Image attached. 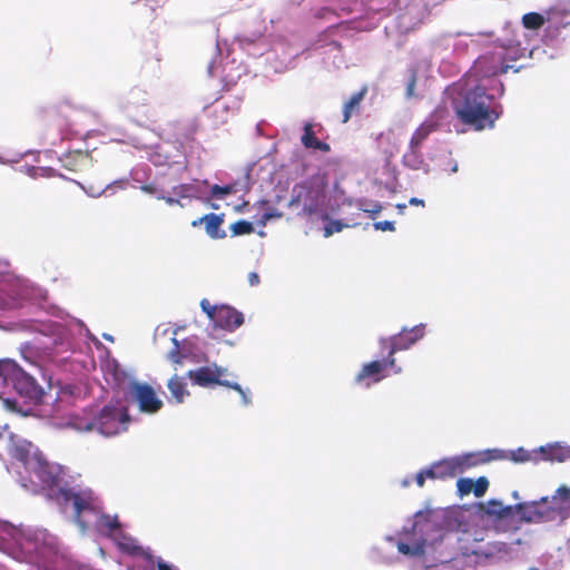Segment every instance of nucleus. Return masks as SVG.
Returning a JSON list of instances; mask_svg holds the SVG:
<instances>
[{"label":"nucleus","mask_w":570,"mask_h":570,"mask_svg":"<svg viewBox=\"0 0 570 570\" xmlns=\"http://www.w3.org/2000/svg\"><path fill=\"white\" fill-rule=\"evenodd\" d=\"M424 336V326L416 325L410 330L403 328L400 333L391 336V337H382L380 340V345L382 350H386L389 356L394 357V354L399 351H404L410 348L413 344H415L419 340Z\"/></svg>","instance_id":"10"},{"label":"nucleus","mask_w":570,"mask_h":570,"mask_svg":"<svg viewBox=\"0 0 570 570\" xmlns=\"http://www.w3.org/2000/svg\"><path fill=\"white\" fill-rule=\"evenodd\" d=\"M325 199L324 189L309 181L296 185L293 189L291 205H302L305 215L316 214Z\"/></svg>","instance_id":"7"},{"label":"nucleus","mask_w":570,"mask_h":570,"mask_svg":"<svg viewBox=\"0 0 570 570\" xmlns=\"http://www.w3.org/2000/svg\"><path fill=\"white\" fill-rule=\"evenodd\" d=\"M417 76L415 71H412L406 82V97L411 98L414 96L416 87Z\"/></svg>","instance_id":"34"},{"label":"nucleus","mask_w":570,"mask_h":570,"mask_svg":"<svg viewBox=\"0 0 570 570\" xmlns=\"http://www.w3.org/2000/svg\"><path fill=\"white\" fill-rule=\"evenodd\" d=\"M396 208L399 209L400 213H403V210L406 208V205L405 204H397Z\"/></svg>","instance_id":"51"},{"label":"nucleus","mask_w":570,"mask_h":570,"mask_svg":"<svg viewBox=\"0 0 570 570\" xmlns=\"http://www.w3.org/2000/svg\"><path fill=\"white\" fill-rule=\"evenodd\" d=\"M511 66L505 63L504 50H495L480 56L472 66V73L481 79L505 73Z\"/></svg>","instance_id":"8"},{"label":"nucleus","mask_w":570,"mask_h":570,"mask_svg":"<svg viewBox=\"0 0 570 570\" xmlns=\"http://www.w3.org/2000/svg\"><path fill=\"white\" fill-rule=\"evenodd\" d=\"M233 236L248 235L254 232L253 224L247 220H237L230 225Z\"/></svg>","instance_id":"25"},{"label":"nucleus","mask_w":570,"mask_h":570,"mask_svg":"<svg viewBox=\"0 0 570 570\" xmlns=\"http://www.w3.org/2000/svg\"><path fill=\"white\" fill-rule=\"evenodd\" d=\"M248 283L250 286H256L259 284V276L257 273L252 272L248 274Z\"/></svg>","instance_id":"42"},{"label":"nucleus","mask_w":570,"mask_h":570,"mask_svg":"<svg viewBox=\"0 0 570 570\" xmlns=\"http://www.w3.org/2000/svg\"><path fill=\"white\" fill-rule=\"evenodd\" d=\"M200 307H202V311L208 316V318L215 323L216 321V316L218 314V308L219 306H214L209 303L208 299L206 298H203L200 301Z\"/></svg>","instance_id":"29"},{"label":"nucleus","mask_w":570,"mask_h":570,"mask_svg":"<svg viewBox=\"0 0 570 570\" xmlns=\"http://www.w3.org/2000/svg\"><path fill=\"white\" fill-rule=\"evenodd\" d=\"M226 373V368L218 366H202L197 370H191L187 373V376L193 381L194 384L206 387L212 384L229 385V382L222 380V376Z\"/></svg>","instance_id":"12"},{"label":"nucleus","mask_w":570,"mask_h":570,"mask_svg":"<svg viewBox=\"0 0 570 570\" xmlns=\"http://www.w3.org/2000/svg\"><path fill=\"white\" fill-rule=\"evenodd\" d=\"M173 343L175 345V350H173L170 353H169V358L175 363V364H181L183 363V358L184 356L181 355V353L179 352V343L176 338H173Z\"/></svg>","instance_id":"35"},{"label":"nucleus","mask_w":570,"mask_h":570,"mask_svg":"<svg viewBox=\"0 0 570 570\" xmlns=\"http://www.w3.org/2000/svg\"><path fill=\"white\" fill-rule=\"evenodd\" d=\"M498 86H499L498 92H499L500 96H502L503 92H504V86H503V83L501 81H498Z\"/></svg>","instance_id":"50"},{"label":"nucleus","mask_w":570,"mask_h":570,"mask_svg":"<svg viewBox=\"0 0 570 570\" xmlns=\"http://www.w3.org/2000/svg\"><path fill=\"white\" fill-rule=\"evenodd\" d=\"M564 10L570 12V0L568 1L567 8Z\"/></svg>","instance_id":"52"},{"label":"nucleus","mask_w":570,"mask_h":570,"mask_svg":"<svg viewBox=\"0 0 570 570\" xmlns=\"http://www.w3.org/2000/svg\"><path fill=\"white\" fill-rule=\"evenodd\" d=\"M302 144L305 148L321 150L323 153H328L331 150V147L327 142L321 141L315 137L313 125L311 122H306L304 125Z\"/></svg>","instance_id":"18"},{"label":"nucleus","mask_w":570,"mask_h":570,"mask_svg":"<svg viewBox=\"0 0 570 570\" xmlns=\"http://www.w3.org/2000/svg\"><path fill=\"white\" fill-rule=\"evenodd\" d=\"M158 199H164L168 205H179L181 206V203L179 199L173 198V197H165V196H158Z\"/></svg>","instance_id":"43"},{"label":"nucleus","mask_w":570,"mask_h":570,"mask_svg":"<svg viewBox=\"0 0 570 570\" xmlns=\"http://www.w3.org/2000/svg\"><path fill=\"white\" fill-rule=\"evenodd\" d=\"M559 495H554L550 502L548 498L530 503H518L515 508L520 519L530 523L549 522L556 520L564 510L563 507L556 503Z\"/></svg>","instance_id":"6"},{"label":"nucleus","mask_w":570,"mask_h":570,"mask_svg":"<svg viewBox=\"0 0 570 570\" xmlns=\"http://www.w3.org/2000/svg\"><path fill=\"white\" fill-rule=\"evenodd\" d=\"M502 505L503 504L500 501L491 500L488 502L485 512L490 515L491 510H501Z\"/></svg>","instance_id":"41"},{"label":"nucleus","mask_w":570,"mask_h":570,"mask_svg":"<svg viewBox=\"0 0 570 570\" xmlns=\"http://www.w3.org/2000/svg\"><path fill=\"white\" fill-rule=\"evenodd\" d=\"M488 488H489L488 479L485 476H480L474 482L472 492L474 493V495L476 498H480V497L484 495V493L487 492Z\"/></svg>","instance_id":"30"},{"label":"nucleus","mask_w":570,"mask_h":570,"mask_svg":"<svg viewBox=\"0 0 570 570\" xmlns=\"http://www.w3.org/2000/svg\"><path fill=\"white\" fill-rule=\"evenodd\" d=\"M504 458L498 449L485 450L476 453H469L461 456H453L434 462L436 474L440 480L451 479L462 474L465 470Z\"/></svg>","instance_id":"4"},{"label":"nucleus","mask_w":570,"mask_h":570,"mask_svg":"<svg viewBox=\"0 0 570 570\" xmlns=\"http://www.w3.org/2000/svg\"><path fill=\"white\" fill-rule=\"evenodd\" d=\"M367 94V87L363 86L361 90L353 94L350 99L344 104L343 106V119L342 121L345 124L347 122L353 114L357 112L360 110L361 102L365 98Z\"/></svg>","instance_id":"19"},{"label":"nucleus","mask_w":570,"mask_h":570,"mask_svg":"<svg viewBox=\"0 0 570 570\" xmlns=\"http://www.w3.org/2000/svg\"><path fill=\"white\" fill-rule=\"evenodd\" d=\"M96 528L100 533L112 540L115 535L122 531L118 517L104 513L101 510L97 513Z\"/></svg>","instance_id":"16"},{"label":"nucleus","mask_w":570,"mask_h":570,"mask_svg":"<svg viewBox=\"0 0 570 570\" xmlns=\"http://www.w3.org/2000/svg\"><path fill=\"white\" fill-rule=\"evenodd\" d=\"M415 481H416L417 487H420V488H423V487H424V483H425V476H424V474H423V472H422V471H420V472L416 474Z\"/></svg>","instance_id":"45"},{"label":"nucleus","mask_w":570,"mask_h":570,"mask_svg":"<svg viewBox=\"0 0 570 570\" xmlns=\"http://www.w3.org/2000/svg\"><path fill=\"white\" fill-rule=\"evenodd\" d=\"M411 205H414V206H422L424 207L425 206V203L423 199H420V198H416V197H412L409 202Z\"/></svg>","instance_id":"49"},{"label":"nucleus","mask_w":570,"mask_h":570,"mask_svg":"<svg viewBox=\"0 0 570 570\" xmlns=\"http://www.w3.org/2000/svg\"><path fill=\"white\" fill-rule=\"evenodd\" d=\"M194 191V186L190 184H181L174 188V193L178 195L180 198L191 196Z\"/></svg>","instance_id":"32"},{"label":"nucleus","mask_w":570,"mask_h":570,"mask_svg":"<svg viewBox=\"0 0 570 570\" xmlns=\"http://www.w3.org/2000/svg\"><path fill=\"white\" fill-rule=\"evenodd\" d=\"M202 224L205 225V230L210 238L222 239L226 237V232L222 229L224 224V214L218 215L210 213L191 222L193 227H198Z\"/></svg>","instance_id":"15"},{"label":"nucleus","mask_w":570,"mask_h":570,"mask_svg":"<svg viewBox=\"0 0 570 570\" xmlns=\"http://www.w3.org/2000/svg\"><path fill=\"white\" fill-rule=\"evenodd\" d=\"M421 471L423 472L425 479H431V480L439 479L434 463L430 468H428L425 470H421Z\"/></svg>","instance_id":"39"},{"label":"nucleus","mask_w":570,"mask_h":570,"mask_svg":"<svg viewBox=\"0 0 570 570\" xmlns=\"http://www.w3.org/2000/svg\"><path fill=\"white\" fill-rule=\"evenodd\" d=\"M225 386L236 391L240 395V397L243 400V403L245 405H248L250 403V399L247 395L246 391L243 390L242 386L238 383H230L229 382V385H225Z\"/></svg>","instance_id":"36"},{"label":"nucleus","mask_w":570,"mask_h":570,"mask_svg":"<svg viewBox=\"0 0 570 570\" xmlns=\"http://www.w3.org/2000/svg\"><path fill=\"white\" fill-rule=\"evenodd\" d=\"M397 550L400 553L405 554V556L419 557L424 553L425 541L420 540V541H415L412 544L400 541L397 543Z\"/></svg>","instance_id":"22"},{"label":"nucleus","mask_w":570,"mask_h":570,"mask_svg":"<svg viewBox=\"0 0 570 570\" xmlns=\"http://www.w3.org/2000/svg\"><path fill=\"white\" fill-rule=\"evenodd\" d=\"M235 186L234 185H225V186H219V185H213L212 188H210V195L212 197H215V198H223L224 196L226 195H230V194H234L235 193Z\"/></svg>","instance_id":"28"},{"label":"nucleus","mask_w":570,"mask_h":570,"mask_svg":"<svg viewBox=\"0 0 570 570\" xmlns=\"http://www.w3.org/2000/svg\"><path fill=\"white\" fill-rule=\"evenodd\" d=\"M402 164L413 170L421 169L424 165V156L421 148H414L409 145L406 153L402 157Z\"/></svg>","instance_id":"20"},{"label":"nucleus","mask_w":570,"mask_h":570,"mask_svg":"<svg viewBox=\"0 0 570 570\" xmlns=\"http://www.w3.org/2000/svg\"><path fill=\"white\" fill-rule=\"evenodd\" d=\"M552 451H553V448H549V449L543 448V446L540 448V452L543 454V459H546V460H551L553 458L551 454Z\"/></svg>","instance_id":"44"},{"label":"nucleus","mask_w":570,"mask_h":570,"mask_svg":"<svg viewBox=\"0 0 570 570\" xmlns=\"http://www.w3.org/2000/svg\"><path fill=\"white\" fill-rule=\"evenodd\" d=\"M244 323V316L236 308L220 305L214 325L225 331L233 332Z\"/></svg>","instance_id":"14"},{"label":"nucleus","mask_w":570,"mask_h":570,"mask_svg":"<svg viewBox=\"0 0 570 570\" xmlns=\"http://www.w3.org/2000/svg\"><path fill=\"white\" fill-rule=\"evenodd\" d=\"M514 512L518 513V509L515 508V505H502L501 510H491L490 515H495L500 519H504L511 517Z\"/></svg>","instance_id":"31"},{"label":"nucleus","mask_w":570,"mask_h":570,"mask_svg":"<svg viewBox=\"0 0 570 570\" xmlns=\"http://www.w3.org/2000/svg\"><path fill=\"white\" fill-rule=\"evenodd\" d=\"M140 189L144 191V193H147V194H155L156 193V187L154 185H142L140 187Z\"/></svg>","instance_id":"48"},{"label":"nucleus","mask_w":570,"mask_h":570,"mask_svg":"<svg viewBox=\"0 0 570 570\" xmlns=\"http://www.w3.org/2000/svg\"><path fill=\"white\" fill-rule=\"evenodd\" d=\"M2 436V432L0 431V438Z\"/></svg>","instance_id":"54"},{"label":"nucleus","mask_w":570,"mask_h":570,"mask_svg":"<svg viewBox=\"0 0 570 570\" xmlns=\"http://www.w3.org/2000/svg\"><path fill=\"white\" fill-rule=\"evenodd\" d=\"M522 24L529 30H538L544 24V17L538 12H529L522 17Z\"/></svg>","instance_id":"23"},{"label":"nucleus","mask_w":570,"mask_h":570,"mask_svg":"<svg viewBox=\"0 0 570 570\" xmlns=\"http://www.w3.org/2000/svg\"><path fill=\"white\" fill-rule=\"evenodd\" d=\"M334 12L327 8H322L317 11L316 17L317 18H326L327 14H333Z\"/></svg>","instance_id":"47"},{"label":"nucleus","mask_w":570,"mask_h":570,"mask_svg":"<svg viewBox=\"0 0 570 570\" xmlns=\"http://www.w3.org/2000/svg\"><path fill=\"white\" fill-rule=\"evenodd\" d=\"M130 421L127 407L105 405L100 410H85L69 416L66 425L77 432H97L104 436H114L127 430Z\"/></svg>","instance_id":"2"},{"label":"nucleus","mask_w":570,"mask_h":570,"mask_svg":"<svg viewBox=\"0 0 570 570\" xmlns=\"http://www.w3.org/2000/svg\"><path fill=\"white\" fill-rule=\"evenodd\" d=\"M529 570H538V569H537V568H531V569H529Z\"/></svg>","instance_id":"53"},{"label":"nucleus","mask_w":570,"mask_h":570,"mask_svg":"<svg viewBox=\"0 0 570 570\" xmlns=\"http://www.w3.org/2000/svg\"><path fill=\"white\" fill-rule=\"evenodd\" d=\"M386 367L393 368L396 374L402 371L401 366L396 365L395 358L387 354L381 361L376 360L365 363L356 375L355 381L357 383L365 382V385L368 387L372 383H379L385 377L384 371Z\"/></svg>","instance_id":"11"},{"label":"nucleus","mask_w":570,"mask_h":570,"mask_svg":"<svg viewBox=\"0 0 570 570\" xmlns=\"http://www.w3.org/2000/svg\"><path fill=\"white\" fill-rule=\"evenodd\" d=\"M494 96L487 94L485 87L478 85L472 89L459 92L453 98V109L456 117L465 125L482 130L492 128L501 111L492 107Z\"/></svg>","instance_id":"1"},{"label":"nucleus","mask_w":570,"mask_h":570,"mask_svg":"<svg viewBox=\"0 0 570 570\" xmlns=\"http://www.w3.org/2000/svg\"><path fill=\"white\" fill-rule=\"evenodd\" d=\"M557 495L563 501L570 500V488L561 485L557 489Z\"/></svg>","instance_id":"40"},{"label":"nucleus","mask_w":570,"mask_h":570,"mask_svg":"<svg viewBox=\"0 0 570 570\" xmlns=\"http://www.w3.org/2000/svg\"><path fill=\"white\" fill-rule=\"evenodd\" d=\"M114 541L122 552L132 557H141L148 563H154L153 553L139 546L134 538L126 534L124 531L119 532L118 535H115Z\"/></svg>","instance_id":"13"},{"label":"nucleus","mask_w":570,"mask_h":570,"mask_svg":"<svg viewBox=\"0 0 570 570\" xmlns=\"http://www.w3.org/2000/svg\"><path fill=\"white\" fill-rule=\"evenodd\" d=\"M324 220H328V223L324 226V237H330L334 233L342 232L345 227H347V224L342 223L341 220H332L328 218L327 214H324L322 217Z\"/></svg>","instance_id":"24"},{"label":"nucleus","mask_w":570,"mask_h":570,"mask_svg":"<svg viewBox=\"0 0 570 570\" xmlns=\"http://www.w3.org/2000/svg\"><path fill=\"white\" fill-rule=\"evenodd\" d=\"M167 386L177 403H181L185 396L189 395V392L186 387V383L184 382V379L181 376L174 375L168 381Z\"/></svg>","instance_id":"21"},{"label":"nucleus","mask_w":570,"mask_h":570,"mask_svg":"<svg viewBox=\"0 0 570 570\" xmlns=\"http://www.w3.org/2000/svg\"><path fill=\"white\" fill-rule=\"evenodd\" d=\"M438 129V124L434 120L428 119L423 121L413 132L409 145L414 148H421L428 137Z\"/></svg>","instance_id":"17"},{"label":"nucleus","mask_w":570,"mask_h":570,"mask_svg":"<svg viewBox=\"0 0 570 570\" xmlns=\"http://www.w3.org/2000/svg\"><path fill=\"white\" fill-rule=\"evenodd\" d=\"M474 485V481L469 478H461L456 481L458 494L459 497L468 495L472 492Z\"/></svg>","instance_id":"27"},{"label":"nucleus","mask_w":570,"mask_h":570,"mask_svg":"<svg viewBox=\"0 0 570 570\" xmlns=\"http://www.w3.org/2000/svg\"><path fill=\"white\" fill-rule=\"evenodd\" d=\"M157 568L158 570H174L173 567L168 563H166L165 561H163L161 559H158L157 561Z\"/></svg>","instance_id":"46"},{"label":"nucleus","mask_w":570,"mask_h":570,"mask_svg":"<svg viewBox=\"0 0 570 570\" xmlns=\"http://www.w3.org/2000/svg\"><path fill=\"white\" fill-rule=\"evenodd\" d=\"M500 451L504 454V459H510L513 462L523 463L531 460V454L523 448H519L518 450L510 452V454H507L502 450ZM501 460H503V458Z\"/></svg>","instance_id":"26"},{"label":"nucleus","mask_w":570,"mask_h":570,"mask_svg":"<svg viewBox=\"0 0 570 570\" xmlns=\"http://www.w3.org/2000/svg\"><path fill=\"white\" fill-rule=\"evenodd\" d=\"M58 503L67 505L72 504L75 511V520L82 530L87 529V522L83 520L86 513L97 514L100 512L101 502L92 490L73 491L71 489H59L56 494Z\"/></svg>","instance_id":"5"},{"label":"nucleus","mask_w":570,"mask_h":570,"mask_svg":"<svg viewBox=\"0 0 570 570\" xmlns=\"http://www.w3.org/2000/svg\"><path fill=\"white\" fill-rule=\"evenodd\" d=\"M128 394L138 404L140 412L154 414L163 407V401L157 397L155 390L147 383L131 381Z\"/></svg>","instance_id":"9"},{"label":"nucleus","mask_w":570,"mask_h":570,"mask_svg":"<svg viewBox=\"0 0 570 570\" xmlns=\"http://www.w3.org/2000/svg\"><path fill=\"white\" fill-rule=\"evenodd\" d=\"M363 212L371 214L374 217L382 210V205L380 203H371L367 207H362Z\"/></svg>","instance_id":"38"},{"label":"nucleus","mask_w":570,"mask_h":570,"mask_svg":"<svg viewBox=\"0 0 570 570\" xmlns=\"http://www.w3.org/2000/svg\"><path fill=\"white\" fill-rule=\"evenodd\" d=\"M11 387L21 397L38 403L43 396V390L33 376L22 370L12 360L0 361V394H6Z\"/></svg>","instance_id":"3"},{"label":"nucleus","mask_w":570,"mask_h":570,"mask_svg":"<svg viewBox=\"0 0 570 570\" xmlns=\"http://www.w3.org/2000/svg\"><path fill=\"white\" fill-rule=\"evenodd\" d=\"M376 230L393 232L395 229L394 223L390 220L377 222L374 224Z\"/></svg>","instance_id":"37"},{"label":"nucleus","mask_w":570,"mask_h":570,"mask_svg":"<svg viewBox=\"0 0 570 570\" xmlns=\"http://www.w3.org/2000/svg\"><path fill=\"white\" fill-rule=\"evenodd\" d=\"M282 216V214L279 212H277L275 208H269L267 212H265L261 219L257 222L258 225L261 226H265L266 223L272 219V218H279Z\"/></svg>","instance_id":"33"}]
</instances>
